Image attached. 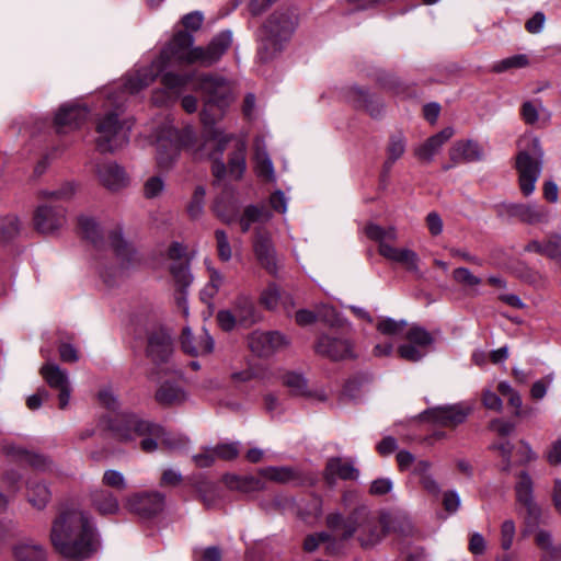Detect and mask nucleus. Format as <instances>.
<instances>
[{
	"label": "nucleus",
	"mask_w": 561,
	"mask_h": 561,
	"mask_svg": "<svg viewBox=\"0 0 561 561\" xmlns=\"http://www.w3.org/2000/svg\"><path fill=\"white\" fill-rule=\"evenodd\" d=\"M231 42V33L226 31L215 36L206 47L193 46V35L178 31L157 60L149 67L139 69L126 80L125 89L129 93H137L148 87L172 60L209 67L221 58Z\"/></svg>",
	"instance_id": "f257e3e1"
},
{
	"label": "nucleus",
	"mask_w": 561,
	"mask_h": 561,
	"mask_svg": "<svg viewBox=\"0 0 561 561\" xmlns=\"http://www.w3.org/2000/svg\"><path fill=\"white\" fill-rule=\"evenodd\" d=\"M93 538V528L88 515L78 508L60 511L53 523L51 543L66 558H89L95 549Z\"/></svg>",
	"instance_id": "f03ea898"
},
{
	"label": "nucleus",
	"mask_w": 561,
	"mask_h": 561,
	"mask_svg": "<svg viewBox=\"0 0 561 561\" xmlns=\"http://www.w3.org/2000/svg\"><path fill=\"white\" fill-rule=\"evenodd\" d=\"M99 426L112 433L113 437L121 443H133L141 437L140 448L145 453H153L158 448V439L170 448L176 444L168 437L161 425L142 419L134 413H123L113 419L102 416Z\"/></svg>",
	"instance_id": "7ed1b4c3"
},
{
	"label": "nucleus",
	"mask_w": 561,
	"mask_h": 561,
	"mask_svg": "<svg viewBox=\"0 0 561 561\" xmlns=\"http://www.w3.org/2000/svg\"><path fill=\"white\" fill-rule=\"evenodd\" d=\"M325 523L332 533L341 530V540H348L357 534L362 548H371L379 543L387 533V520L369 512L365 506L353 510L347 517L339 512L327 516Z\"/></svg>",
	"instance_id": "20e7f679"
},
{
	"label": "nucleus",
	"mask_w": 561,
	"mask_h": 561,
	"mask_svg": "<svg viewBox=\"0 0 561 561\" xmlns=\"http://www.w3.org/2000/svg\"><path fill=\"white\" fill-rule=\"evenodd\" d=\"M298 26L297 14L289 9L274 11L263 23L257 56L261 61L272 60L291 39Z\"/></svg>",
	"instance_id": "39448f33"
},
{
	"label": "nucleus",
	"mask_w": 561,
	"mask_h": 561,
	"mask_svg": "<svg viewBox=\"0 0 561 561\" xmlns=\"http://www.w3.org/2000/svg\"><path fill=\"white\" fill-rule=\"evenodd\" d=\"M543 165V150L538 142H533L520 149L515 159L518 175V186L524 196L535 192Z\"/></svg>",
	"instance_id": "423d86ee"
},
{
	"label": "nucleus",
	"mask_w": 561,
	"mask_h": 561,
	"mask_svg": "<svg viewBox=\"0 0 561 561\" xmlns=\"http://www.w3.org/2000/svg\"><path fill=\"white\" fill-rule=\"evenodd\" d=\"M199 89L206 94L205 107L201 114L202 121L205 126H210L230 102L231 85L222 77L209 75L201 79Z\"/></svg>",
	"instance_id": "0eeeda50"
},
{
	"label": "nucleus",
	"mask_w": 561,
	"mask_h": 561,
	"mask_svg": "<svg viewBox=\"0 0 561 561\" xmlns=\"http://www.w3.org/2000/svg\"><path fill=\"white\" fill-rule=\"evenodd\" d=\"M367 237L379 243V253L383 257L403 264L410 272H419V256L409 249H398L388 243V241L397 240V231L393 227L382 228L378 225L370 224L366 227Z\"/></svg>",
	"instance_id": "6e6552de"
},
{
	"label": "nucleus",
	"mask_w": 561,
	"mask_h": 561,
	"mask_svg": "<svg viewBox=\"0 0 561 561\" xmlns=\"http://www.w3.org/2000/svg\"><path fill=\"white\" fill-rule=\"evenodd\" d=\"M108 244L115 255L116 267H107L105 264L100 263V273L104 282L112 285L115 277L123 274L133 262L134 248L123 238L121 229H115L108 234Z\"/></svg>",
	"instance_id": "1a4fd4ad"
},
{
	"label": "nucleus",
	"mask_w": 561,
	"mask_h": 561,
	"mask_svg": "<svg viewBox=\"0 0 561 561\" xmlns=\"http://www.w3.org/2000/svg\"><path fill=\"white\" fill-rule=\"evenodd\" d=\"M183 150L187 151L194 160L210 159L213 161L211 174L217 181L226 176V164L221 160L226 150V142H182Z\"/></svg>",
	"instance_id": "9d476101"
},
{
	"label": "nucleus",
	"mask_w": 561,
	"mask_h": 561,
	"mask_svg": "<svg viewBox=\"0 0 561 561\" xmlns=\"http://www.w3.org/2000/svg\"><path fill=\"white\" fill-rule=\"evenodd\" d=\"M164 504V495L158 491L137 492L129 495L125 502L126 508L141 518H151L160 514Z\"/></svg>",
	"instance_id": "9b49d317"
},
{
	"label": "nucleus",
	"mask_w": 561,
	"mask_h": 561,
	"mask_svg": "<svg viewBox=\"0 0 561 561\" xmlns=\"http://www.w3.org/2000/svg\"><path fill=\"white\" fill-rule=\"evenodd\" d=\"M89 110L79 103L62 104L54 118V126L58 134H66L69 130L79 128L87 119Z\"/></svg>",
	"instance_id": "f8f14e48"
},
{
	"label": "nucleus",
	"mask_w": 561,
	"mask_h": 561,
	"mask_svg": "<svg viewBox=\"0 0 561 561\" xmlns=\"http://www.w3.org/2000/svg\"><path fill=\"white\" fill-rule=\"evenodd\" d=\"M248 344L252 353L259 357H267L287 345L286 337L277 331H253L248 336Z\"/></svg>",
	"instance_id": "ddd939ff"
},
{
	"label": "nucleus",
	"mask_w": 561,
	"mask_h": 561,
	"mask_svg": "<svg viewBox=\"0 0 561 561\" xmlns=\"http://www.w3.org/2000/svg\"><path fill=\"white\" fill-rule=\"evenodd\" d=\"M35 229L41 233H53L66 222V210L61 206L41 204L33 216Z\"/></svg>",
	"instance_id": "4468645a"
},
{
	"label": "nucleus",
	"mask_w": 561,
	"mask_h": 561,
	"mask_svg": "<svg viewBox=\"0 0 561 561\" xmlns=\"http://www.w3.org/2000/svg\"><path fill=\"white\" fill-rule=\"evenodd\" d=\"M146 354L156 365L168 363L173 354L171 335L163 329L150 332Z\"/></svg>",
	"instance_id": "2eb2a0df"
},
{
	"label": "nucleus",
	"mask_w": 561,
	"mask_h": 561,
	"mask_svg": "<svg viewBox=\"0 0 561 561\" xmlns=\"http://www.w3.org/2000/svg\"><path fill=\"white\" fill-rule=\"evenodd\" d=\"M425 417L440 426L455 427L465 422L469 409L460 404L436 407L424 412Z\"/></svg>",
	"instance_id": "dca6fc26"
},
{
	"label": "nucleus",
	"mask_w": 561,
	"mask_h": 561,
	"mask_svg": "<svg viewBox=\"0 0 561 561\" xmlns=\"http://www.w3.org/2000/svg\"><path fill=\"white\" fill-rule=\"evenodd\" d=\"M505 213L522 222L528 225L547 224L549 221V211L547 208L530 204H503Z\"/></svg>",
	"instance_id": "f3484780"
},
{
	"label": "nucleus",
	"mask_w": 561,
	"mask_h": 561,
	"mask_svg": "<svg viewBox=\"0 0 561 561\" xmlns=\"http://www.w3.org/2000/svg\"><path fill=\"white\" fill-rule=\"evenodd\" d=\"M253 250L261 266L271 274L276 273V254L268 232L263 229H256Z\"/></svg>",
	"instance_id": "a211bd4d"
},
{
	"label": "nucleus",
	"mask_w": 561,
	"mask_h": 561,
	"mask_svg": "<svg viewBox=\"0 0 561 561\" xmlns=\"http://www.w3.org/2000/svg\"><path fill=\"white\" fill-rule=\"evenodd\" d=\"M359 470L352 461H344L341 457L329 458L323 471V479L329 486H334L336 479L357 480Z\"/></svg>",
	"instance_id": "6ab92c4d"
},
{
	"label": "nucleus",
	"mask_w": 561,
	"mask_h": 561,
	"mask_svg": "<svg viewBox=\"0 0 561 561\" xmlns=\"http://www.w3.org/2000/svg\"><path fill=\"white\" fill-rule=\"evenodd\" d=\"M133 127V121L130 118L118 119L117 114L108 113L96 124V131L104 138V140H111L117 138L124 140L128 137V133Z\"/></svg>",
	"instance_id": "aec40b11"
},
{
	"label": "nucleus",
	"mask_w": 561,
	"mask_h": 561,
	"mask_svg": "<svg viewBox=\"0 0 561 561\" xmlns=\"http://www.w3.org/2000/svg\"><path fill=\"white\" fill-rule=\"evenodd\" d=\"M3 451L13 460L28 465L35 470L46 471L53 467V461L46 456L36 454L15 444L4 445Z\"/></svg>",
	"instance_id": "412c9836"
},
{
	"label": "nucleus",
	"mask_w": 561,
	"mask_h": 561,
	"mask_svg": "<svg viewBox=\"0 0 561 561\" xmlns=\"http://www.w3.org/2000/svg\"><path fill=\"white\" fill-rule=\"evenodd\" d=\"M514 489L517 503L525 507L529 517L537 518L539 516V507L534 501V482L528 472L522 471L518 474Z\"/></svg>",
	"instance_id": "4be33fe9"
},
{
	"label": "nucleus",
	"mask_w": 561,
	"mask_h": 561,
	"mask_svg": "<svg viewBox=\"0 0 561 561\" xmlns=\"http://www.w3.org/2000/svg\"><path fill=\"white\" fill-rule=\"evenodd\" d=\"M98 176L102 185L112 192L121 191L129 184L125 170L114 162L101 164L98 168Z\"/></svg>",
	"instance_id": "5701e85b"
},
{
	"label": "nucleus",
	"mask_w": 561,
	"mask_h": 561,
	"mask_svg": "<svg viewBox=\"0 0 561 561\" xmlns=\"http://www.w3.org/2000/svg\"><path fill=\"white\" fill-rule=\"evenodd\" d=\"M314 348L318 354L332 360L344 359L352 354V345L347 340L330 335L319 337Z\"/></svg>",
	"instance_id": "b1692460"
},
{
	"label": "nucleus",
	"mask_w": 561,
	"mask_h": 561,
	"mask_svg": "<svg viewBox=\"0 0 561 561\" xmlns=\"http://www.w3.org/2000/svg\"><path fill=\"white\" fill-rule=\"evenodd\" d=\"M181 344L185 353L195 356L209 354L214 350V340L206 331L195 339L188 328L182 331Z\"/></svg>",
	"instance_id": "393cba45"
},
{
	"label": "nucleus",
	"mask_w": 561,
	"mask_h": 561,
	"mask_svg": "<svg viewBox=\"0 0 561 561\" xmlns=\"http://www.w3.org/2000/svg\"><path fill=\"white\" fill-rule=\"evenodd\" d=\"M231 309L236 316L238 324L243 328H250L262 319V316L256 310L253 300L247 296H239L234 300Z\"/></svg>",
	"instance_id": "a878e982"
},
{
	"label": "nucleus",
	"mask_w": 561,
	"mask_h": 561,
	"mask_svg": "<svg viewBox=\"0 0 561 561\" xmlns=\"http://www.w3.org/2000/svg\"><path fill=\"white\" fill-rule=\"evenodd\" d=\"M154 400L161 407H174L185 402L187 393L180 385L164 381L156 390Z\"/></svg>",
	"instance_id": "bb28decb"
},
{
	"label": "nucleus",
	"mask_w": 561,
	"mask_h": 561,
	"mask_svg": "<svg viewBox=\"0 0 561 561\" xmlns=\"http://www.w3.org/2000/svg\"><path fill=\"white\" fill-rule=\"evenodd\" d=\"M90 500L92 506L101 515H115L119 512V502L113 491L98 488L91 491Z\"/></svg>",
	"instance_id": "cd10ccee"
},
{
	"label": "nucleus",
	"mask_w": 561,
	"mask_h": 561,
	"mask_svg": "<svg viewBox=\"0 0 561 561\" xmlns=\"http://www.w3.org/2000/svg\"><path fill=\"white\" fill-rule=\"evenodd\" d=\"M263 479L264 478H262L261 476L240 477L234 474H226L224 477V481L229 489L238 490L245 493L263 490L265 488Z\"/></svg>",
	"instance_id": "c85d7f7f"
},
{
	"label": "nucleus",
	"mask_w": 561,
	"mask_h": 561,
	"mask_svg": "<svg viewBox=\"0 0 561 561\" xmlns=\"http://www.w3.org/2000/svg\"><path fill=\"white\" fill-rule=\"evenodd\" d=\"M170 272L179 290L178 304L183 306L185 304L184 289L192 283L187 261L173 262L170 266Z\"/></svg>",
	"instance_id": "c756f323"
},
{
	"label": "nucleus",
	"mask_w": 561,
	"mask_h": 561,
	"mask_svg": "<svg viewBox=\"0 0 561 561\" xmlns=\"http://www.w3.org/2000/svg\"><path fill=\"white\" fill-rule=\"evenodd\" d=\"M451 159L456 162H471L483 157L479 142H455L450 149Z\"/></svg>",
	"instance_id": "7c9ffc66"
},
{
	"label": "nucleus",
	"mask_w": 561,
	"mask_h": 561,
	"mask_svg": "<svg viewBox=\"0 0 561 561\" xmlns=\"http://www.w3.org/2000/svg\"><path fill=\"white\" fill-rule=\"evenodd\" d=\"M79 231L84 239L90 241L95 248H103L104 240L100 226L89 216L78 217Z\"/></svg>",
	"instance_id": "2f4dec72"
},
{
	"label": "nucleus",
	"mask_w": 561,
	"mask_h": 561,
	"mask_svg": "<svg viewBox=\"0 0 561 561\" xmlns=\"http://www.w3.org/2000/svg\"><path fill=\"white\" fill-rule=\"evenodd\" d=\"M247 170L245 161V147L240 144L230 154L228 168L226 167V174L228 173L233 180H241Z\"/></svg>",
	"instance_id": "473e14b6"
},
{
	"label": "nucleus",
	"mask_w": 561,
	"mask_h": 561,
	"mask_svg": "<svg viewBox=\"0 0 561 561\" xmlns=\"http://www.w3.org/2000/svg\"><path fill=\"white\" fill-rule=\"evenodd\" d=\"M42 377L54 389H60L69 385L68 375L58 365L47 363L39 369Z\"/></svg>",
	"instance_id": "72a5a7b5"
},
{
	"label": "nucleus",
	"mask_w": 561,
	"mask_h": 561,
	"mask_svg": "<svg viewBox=\"0 0 561 561\" xmlns=\"http://www.w3.org/2000/svg\"><path fill=\"white\" fill-rule=\"evenodd\" d=\"M157 163L161 169H169L179 158L180 142H157Z\"/></svg>",
	"instance_id": "f704fd0d"
},
{
	"label": "nucleus",
	"mask_w": 561,
	"mask_h": 561,
	"mask_svg": "<svg viewBox=\"0 0 561 561\" xmlns=\"http://www.w3.org/2000/svg\"><path fill=\"white\" fill-rule=\"evenodd\" d=\"M352 99L357 107L367 110L371 116H378L381 112L380 101L360 88L352 90Z\"/></svg>",
	"instance_id": "c9c22d12"
},
{
	"label": "nucleus",
	"mask_w": 561,
	"mask_h": 561,
	"mask_svg": "<svg viewBox=\"0 0 561 561\" xmlns=\"http://www.w3.org/2000/svg\"><path fill=\"white\" fill-rule=\"evenodd\" d=\"M21 220L14 214L0 216V244L16 238L21 232Z\"/></svg>",
	"instance_id": "e433bc0d"
},
{
	"label": "nucleus",
	"mask_w": 561,
	"mask_h": 561,
	"mask_svg": "<svg viewBox=\"0 0 561 561\" xmlns=\"http://www.w3.org/2000/svg\"><path fill=\"white\" fill-rule=\"evenodd\" d=\"M259 474L277 483H287L298 478L297 472L290 467H266L259 470Z\"/></svg>",
	"instance_id": "4c0bfd02"
},
{
	"label": "nucleus",
	"mask_w": 561,
	"mask_h": 561,
	"mask_svg": "<svg viewBox=\"0 0 561 561\" xmlns=\"http://www.w3.org/2000/svg\"><path fill=\"white\" fill-rule=\"evenodd\" d=\"M16 561H45L42 546L33 542H22L14 548Z\"/></svg>",
	"instance_id": "58836bf2"
},
{
	"label": "nucleus",
	"mask_w": 561,
	"mask_h": 561,
	"mask_svg": "<svg viewBox=\"0 0 561 561\" xmlns=\"http://www.w3.org/2000/svg\"><path fill=\"white\" fill-rule=\"evenodd\" d=\"M28 502L36 508L41 510L46 506L50 499V491L46 484L39 482H31L27 490Z\"/></svg>",
	"instance_id": "ea45409f"
},
{
	"label": "nucleus",
	"mask_w": 561,
	"mask_h": 561,
	"mask_svg": "<svg viewBox=\"0 0 561 561\" xmlns=\"http://www.w3.org/2000/svg\"><path fill=\"white\" fill-rule=\"evenodd\" d=\"M254 164V170L259 178H262L265 181L274 180L273 163L268 154L260 148L256 149Z\"/></svg>",
	"instance_id": "a19ab883"
},
{
	"label": "nucleus",
	"mask_w": 561,
	"mask_h": 561,
	"mask_svg": "<svg viewBox=\"0 0 561 561\" xmlns=\"http://www.w3.org/2000/svg\"><path fill=\"white\" fill-rule=\"evenodd\" d=\"M282 381L295 396H312L307 390V380L300 374L287 371L283 375Z\"/></svg>",
	"instance_id": "79ce46f5"
},
{
	"label": "nucleus",
	"mask_w": 561,
	"mask_h": 561,
	"mask_svg": "<svg viewBox=\"0 0 561 561\" xmlns=\"http://www.w3.org/2000/svg\"><path fill=\"white\" fill-rule=\"evenodd\" d=\"M529 65V58L525 54L514 55L502 60L496 61L492 70L496 73L511 71L514 69L526 68Z\"/></svg>",
	"instance_id": "37998d69"
},
{
	"label": "nucleus",
	"mask_w": 561,
	"mask_h": 561,
	"mask_svg": "<svg viewBox=\"0 0 561 561\" xmlns=\"http://www.w3.org/2000/svg\"><path fill=\"white\" fill-rule=\"evenodd\" d=\"M64 151H65V146H62L61 144H51V146L46 147L45 149H43V157L37 162L35 169H34V173L37 176L42 175L44 173L45 169L47 168V165L53 160H55L58 157H60Z\"/></svg>",
	"instance_id": "c03bdc74"
},
{
	"label": "nucleus",
	"mask_w": 561,
	"mask_h": 561,
	"mask_svg": "<svg viewBox=\"0 0 561 561\" xmlns=\"http://www.w3.org/2000/svg\"><path fill=\"white\" fill-rule=\"evenodd\" d=\"M102 485L117 492H123L128 488L125 476L114 469H107L102 476Z\"/></svg>",
	"instance_id": "a18cd8bd"
},
{
	"label": "nucleus",
	"mask_w": 561,
	"mask_h": 561,
	"mask_svg": "<svg viewBox=\"0 0 561 561\" xmlns=\"http://www.w3.org/2000/svg\"><path fill=\"white\" fill-rule=\"evenodd\" d=\"M75 194V186L71 183H65L57 190H41L37 193L38 198L44 201H68Z\"/></svg>",
	"instance_id": "49530a36"
},
{
	"label": "nucleus",
	"mask_w": 561,
	"mask_h": 561,
	"mask_svg": "<svg viewBox=\"0 0 561 561\" xmlns=\"http://www.w3.org/2000/svg\"><path fill=\"white\" fill-rule=\"evenodd\" d=\"M206 190L204 186L198 185L195 187L192 198L187 205V214L192 219H197L204 211Z\"/></svg>",
	"instance_id": "de8ad7c7"
},
{
	"label": "nucleus",
	"mask_w": 561,
	"mask_h": 561,
	"mask_svg": "<svg viewBox=\"0 0 561 561\" xmlns=\"http://www.w3.org/2000/svg\"><path fill=\"white\" fill-rule=\"evenodd\" d=\"M535 542L540 549L548 553V556L542 557V561H552L553 558H557L559 550L552 545L550 533L543 529L538 530L535 536Z\"/></svg>",
	"instance_id": "09e8293b"
},
{
	"label": "nucleus",
	"mask_w": 561,
	"mask_h": 561,
	"mask_svg": "<svg viewBox=\"0 0 561 561\" xmlns=\"http://www.w3.org/2000/svg\"><path fill=\"white\" fill-rule=\"evenodd\" d=\"M442 151V142H417L414 156L422 162H428Z\"/></svg>",
	"instance_id": "8fccbe9b"
},
{
	"label": "nucleus",
	"mask_w": 561,
	"mask_h": 561,
	"mask_svg": "<svg viewBox=\"0 0 561 561\" xmlns=\"http://www.w3.org/2000/svg\"><path fill=\"white\" fill-rule=\"evenodd\" d=\"M407 340L421 348H424L433 343V336L424 328L414 325L409 329L405 335Z\"/></svg>",
	"instance_id": "3c124183"
},
{
	"label": "nucleus",
	"mask_w": 561,
	"mask_h": 561,
	"mask_svg": "<svg viewBox=\"0 0 561 561\" xmlns=\"http://www.w3.org/2000/svg\"><path fill=\"white\" fill-rule=\"evenodd\" d=\"M224 284V276L216 270L209 271V282L205 286V288L202 290V299L203 300H210L214 298V296L218 293L220 287Z\"/></svg>",
	"instance_id": "603ef678"
},
{
	"label": "nucleus",
	"mask_w": 561,
	"mask_h": 561,
	"mask_svg": "<svg viewBox=\"0 0 561 561\" xmlns=\"http://www.w3.org/2000/svg\"><path fill=\"white\" fill-rule=\"evenodd\" d=\"M545 256L561 263V234L550 233L545 241Z\"/></svg>",
	"instance_id": "864d4df0"
},
{
	"label": "nucleus",
	"mask_w": 561,
	"mask_h": 561,
	"mask_svg": "<svg viewBox=\"0 0 561 561\" xmlns=\"http://www.w3.org/2000/svg\"><path fill=\"white\" fill-rule=\"evenodd\" d=\"M362 387L363 380L360 378L354 377L348 379L344 385L343 391L341 393V402L353 401L360 398Z\"/></svg>",
	"instance_id": "5fc2aeb1"
},
{
	"label": "nucleus",
	"mask_w": 561,
	"mask_h": 561,
	"mask_svg": "<svg viewBox=\"0 0 561 561\" xmlns=\"http://www.w3.org/2000/svg\"><path fill=\"white\" fill-rule=\"evenodd\" d=\"M280 300V289L276 284H270L261 294L260 302L268 310L277 307Z\"/></svg>",
	"instance_id": "6e6d98bb"
},
{
	"label": "nucleus",
	"mask_w": 561,
	"mask_h": 561,
	"mask_svg": "<svg viewBox=\"0 0 561 561\" xmlns=\"http://www.w3.org/2000/svg\"><path fill=\"white\" fill-rule=\"evenodd\" d=\"M192 79V75H178L173 72H167L162 76V83L168 89L178 91L183 89Z\"/></svg>",
	"instance_id": "4d7b16f0"
},
{
	"label": "nucleus",
	"mask_w": 561,
	"mask_h": 561,
	"mask_svg": "<svg viewBox=\"0 0 561 561\" xmlns=\"http://www.w3.org/2000/svg\"><path fill=\"white\" fill-rule=\"evenodd\" d=\"M215 238L219 259L224 262H228L232 256V250L227 233L221 229H217L215 231Z\"/></svg>",
	"instance_id": "13d9d810"
},
{
	"label": "nucleus",
	"mask_w": 561,
	"mask_h": 561,
	"mask_svg": "<svg viewBox=\"0 0 561 561\" xmlns=\"http://www.w3.org/2000/svg\"><path fill=\"white\" fill-rule=\"evenodd\" d=\"M242 217L250 224H254L268 220L271 214L265 209L264 206L250 205L244 208Z\"/></svg>",
	"instance_id": "bf43d9fd"
},
{
	"label": "nucleus",
	"mask_w": 561,
	"mask_h": 561,
	"mask_svg": "<svg viewBox=\"0 0 561 561\" xmlns=\"http://www.w3.org/2000/svg\"><path fill=\"white\" fill-rule=\"evenodd\" d=\"M453 278L456 283L468 286V287H474L481 284V278L473 275L468 268L466 267H458L454 270L453 272Z\"/></svg>",
	"instance_id": "052dcab7"
},
{
	"label": "nucleus",
	"mask_w": 561,
	"mask_h": 561,
	"mask_svg": "<svg viewBox=\"0 0 561 561\" xmlns=\"http://www.w3.org/2000/svg\"><path fill=\"white\" fill-rule=\"evenodd\" d=\"M516 534L515 523L512 519L505 520L501 526V548L510 550Z\"/></svg>",
	"instance_id": "680f3d73"
},
{
	"label": "nucleus",
	"mask_w": 561,
	"mask_h": 561,
	"mask_svg": "<svg viewBox=\"0 0 561 561\" xmlns=\"http://www.w3.org/2000/svg\"><path fill=\"white\" fill-rule=\"evenodd\" d=\"M405 327L407 322L403 320L396 321L393 319H385L378 323L377 329L382 334L397 335L401 333L405 329Z\"/></svg>",
	"instance_id": "e2e57ef3"
},
{
	"label": "nucleus",
	"mask_w": 561,
	"mask_h": 561,
	"mask_svg": "<svg viewBox=\"0 0 561 561\" xmlns=\"http://www.w3.org/2000/svg\"><path fill=\"white\" fill-rule=\"evenodd\" d=\"M203 503L207 507H211L217 499L216 488L213 483L203 481L196 486Z\"/></svg>",
	"instance_id": "0e129e2a"
},
{
	"label": "nucleus",
	"mask_w": 561,
	"mask_h": 561,
	"mask_svg": "<svg viewBox=\"0 0 561 561\" xmlns=\"http://www.w3.org/2000/svg\"><path fill=\"white\" fill-rule=\"evenodd\" d=\"M163 133L164 134L159 135L157 137V140H159V141L172 140L173 138L175 140H191V138L194 136L193 129L191 127H186L184 129V134L183 135H179L178 129H175L173 126H171L169 124L165 125V127L163 128Z\"/></svg>",
	"instance_id": "69168bd1"
},
{
	"label": "nucleus",
	"mask_w": 561,
	"mask_h": 561,
	"mask_svg": "<svg viewBox=\"0 0 561 561\" xmlns=\"http://www.w3.org/2000/svg\"><path fill=\"white\" fill-rule=\"evenodd\" d=\"M398 353L401 358L409 362H419L424 355L423 348L413 344H403L398 348Z\"/></svg>",
	"instance_id": "338daca9"
},
{
	"label": "nucleus",
	"mask_w": 561,
	"mask_h": 561,
	"mask_svg": "<svg viewBox=\"0 0 561 561\" xmlns=\"http://www.w3.org/2000/svg\"><path fill=\"white\" fill-rule=\"evenodd\" d=\"M216 458L232 460L239 455L238 443H225L214 447Z\"/></svg>",
	"instance_id": "774afa93"
}]
</instances>
